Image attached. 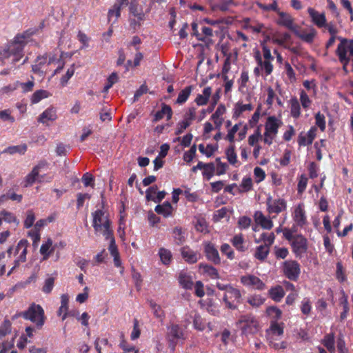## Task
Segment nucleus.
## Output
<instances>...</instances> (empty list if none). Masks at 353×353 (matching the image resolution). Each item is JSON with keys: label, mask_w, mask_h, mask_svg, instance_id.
<instances>
[{"label": "nucleus", "mask_w": 353, "mask_h": 353, "mask_svg": "<svg viewBox=\"0 0 353 353\" xmlns=\"http://www.w3.org/2000/svg\"><path fill=\"white\" fill-rule=\"evenodd\" d=\"M241 281L244 285L256 290H263L265 287L264 283L259 277L252 274L241 276Z\"/></svg>", "instance_id": "ddd939ff"}, {"label": "nucleus", "mask_w": 353, "mask_h": 353, "mask_svg": "<svg viewBox=\"0 0 353 353\" xmlns=\"http://www.w3.org/2000/svg\"><path fill=\"white\" fill-rule=\"evenodd\" d=\"M159 256L163 263L167 265L171 261L172 254L170 250L161 248L159 252Z\"/></svg>", "instance_id": "c03bdc74"}, {"label": "nucleus", "mask_w": 353, "mask_h": 353, "mask_svg": "<svg viewBox=\"0 0 353 353\" xmlns=\"http://www.w3.org/2000/svg\"><path fill=\"white\" fill-rule=\"evenodd\" d=\"M307 178L305 175L302 174L300 176L299 181L298 183V192L299 193H302L305 190L307 186Z\"/></svg>", "instance_id": "69168bd1"}, {"label": "nucleus", "mask_w": 353, "mask_h": 353, "mask_svg": "<svg viewBox=\"0 0 353 353\" xmlns=\"http://www.w3.org/2000/svg\"><path fill=\"white\" fill-rule=\"evenodd\" d=\"M155 212L159 214H162L165 217H167L172 214V205L169 202H165L162 205H158L155 208Z\"/></svg>", "instance_id": "c85d7f7f"}, {"label": "nucleus", "mask_w": 353, "mask_h": 353, "mask_svg": "<svg viewBox=\"0 0 353 353\" xmlns=\"http://www.w3.org/2000/svg\"><path fill=\"white\" fill-rule=\"evenodd\" d=\"M57 119L56 111L53 108L46 110L39 117L38 121L43 124H48V121H54Z\"/></svg>", "instance_id": "b1692460"}, {"label": "nucleus", "mask_w": 353, "mask_h": 353, "mask_svg": "<svg viewBox=\"0 0 353 353\" xmlns=\"http://www.w3.org/2000/svg\"><path fill=\"white\" fill-rule=\"evenodd\" d=\"M251 219L248 216H242L238 221L239 226L241 229L248 228L251 223Z\"/></svg>", "instance_id": "338daca9"}, {"label": "nucleus", "mask_w": 353, "mask_h": 353, "mask_svg": "<svg viewBox=\"0 0 353 353\" xmlns=\"http://www.w3.org/2000/svg\"><path fill=\"white\" fill-rule=\"evenodd\" d=\"M150 305L153 311L154 316L157 318L162 319V318L164 316V312L161 306L152 301L150 302Z\"/></svg>", "instance_id": "a18cd8bd"}, {"label": "nucleus", "mask_w": 353, "mask_h": 353, "mask_svg": "<svg viewBox=\"0 0 353 353\" xmlns=\"http://www.w3.org/2000/svg\"><path fill=\"white\" fill-rule=\"evenodd\" d=\"M199 150L202 154H205L208 157H211L214 151L213 147L211 145H208L207 147L205 148L203 144H200L199 145Z\"/></svg>", "instance_id": "5fc2aeb1"}, {"label": "nucleus", "mask_w": 353, "mask_h": 353, "mask_svg": "<svg viewBox=\"0 0 353 353\" xmlns=\"http://www.w3.org/2000/svg\"><path fill=\"white\" fill-rule=\"evenodd\" d=\"M241 294L240 291L234 287L229 288V290L223 296V301L230 309H236V303L240 302Z\"/></svg>", "instance_id": "9d476101"}, {"label": "nucleus", "mask_w": 353, "mask_h": 353, "mask_svg": "<svg viewBox=\"0 0 353 353\" xmlns=\"http://www.w3.org/2000/svg\"><path fill=\"white\" fill-rule=\"evenodd\" d=\"M52 246V241L48 239V241L42 244L40 248V253L43 256V259L46 260L48 259L50 254L54 251Z\"/></svg>", "instance_id": "7c9ffc66"}, {"label": "nucleus", "mask_w": 353, "mask_h": 353, "mask_svg": "<svg viewBox=\"0 0 353 353\" xmlns=\"http://www.w3.org/2000/svg\"><path fill=\"white\" fill-rule=\"evenodd\" d=\"M294 31L297 37L307 43L312 42L316 34V31L314 28Z\"/></svg>", "instance_id": "aec40b11"}, {"label": "nucleus", "mask_w": 353, "mask_h": 353, "mask_svg": "<svg viewBox=\"0 0 353 353\" xmlns=\"http://www.w3.org/2000/svg\"><path fill=\"white\" fill-rule=\"evenodd\" d=\"M294 221L299 225H303L305 223L306 217L305 215V212L301 205L296 207L294 210Z\"/></svg>", "instance_id": "72a5a7b5"}, {"label": "nucleus", "mask_w": 353, "mask_h": 353, "mask_svg": "<svg viewBox=\"0 0 353 353\" xmlns=\"http://www.w3.org/2000/svg\"><path fill=\"white\" fill-rule=\"evenodd\" d=\"M11 331V323L9 320H5L0 327V336H5Z\"/></svg>", "instance_id": "8fccbe9b"}, {"label": "nucleus", "mask_w": 353, "mask_h": 353, "mask_svg": "<svg viewBox=\"0 0 353 353\" xmlns=\"http://www.w3.org/2000/svg\"><path fill=\"white\" fill-rule=\"evenodd\" d=\"M93 228L96 233L101 234L106 239L111 237V222L108 214L103 210H97L92 213Z\"/></svg>", "instance_id": "f03ea898"}, {"label": "nucleus", "mask_w": 353, "mask_h": 353, "mask_svg": "<svg viewBox=\"0 0 353 353\" xmlns=\"http://www.w3.org/2000/svg\"><path fill=\"white\" fill-rule=\"evenodd\" d=\"M50 94L46 90H39L36 91L32 97V103H37L41 99L47 98Z\"/></svg>", "instance_id": "a19ab883"}, {"label": "nucleus", "mask_w": 353, "mask_h": 353, "mask_svg": "<svg viewBox=\"0 0 353 353\" xmlns=\"http://www.w3.org/2000/svg\"><path fill=\"white\" fill-rule=\"evenodd\" d=\"M54 279L53 277H49L45 281L44 285L43 287V291L46 293H50L54 285Z\"/></svg>", "instance_id": "e2e57ef3"}, {"label": "nucleus", "mask_w": 353, "mask_h": 353, "mask_svg": "<svg viewBox=\"0 0 353 353\" xmlns=\"http://www.w3.org/2000/svg\"><path fill=\"white\" fill-rule=\"evenodd\" d=\"M200 268L203 270V272L208 274L212 279H219L220 276L218 270L212 265L200 264Z\"/></svg>", "instance_id": "e433bc0d"}, {"label": "nucleus", "mask_w": 353, "mask_h": 353, "mask_svg": "<svg viewBox=\"0 0 353 353\" xmlns=\"http://www.w3.org/2000/svg\"><path fill=\"white\" fill-rule=\"evenodd\" d=\"M46 165V161H40L37 165H35L32 171L26 176L24 179V186H31L39 176V171L41 169L45 168Z\"/></svg>", "instance_id": "f8f14e48"}, {"label": "nucleus", "mask_w": 353, "mask_h": 353, "mask_svg": "<svg viewBox=\"0 0 353 353\" xmlns=\"http://www.w3.org/2000/svg\"><path fill=\"white\" fill-rule=\"evenodd\" d=\"M338 39L341 42L338 46L336 53L343 65L344 70H347L348 64H350L353 68V41L340 37Z\"/></svg>", "instance_id": "20e7f679"}, {"label": "nucleus", "mask_w": 353, "mask_h": 353, "mask_svg": "<svg viewBox=\"0 0 353 353\" xmlns=\"http://www.w3.org/2000/svg\"><path fill=\"white\" fill-rule=\"evenodd\" d=\"M267 205L269 213L279 214L286 208V203L283 199H272L271 197L268 199Z\"/></svg>", "instance_id": "4468645a"}, {"label": "nucleus", "mask_w": 353, "mask_h": 353, "mask_svg": "<svg viewBox=\"0 0 353 353\" xmlns=\"http://www.w3.org/2000/svg\"><path fill=\"white\" fill-rule=\"evenodd\" d=\"M26 320H30L41 328L45 322L44 311L41 305L32 303L28 309L19 314Z\"/></svg>", "instance_id": "39448f33"}, {"label": "nucleus", "mask_w": 353, "mask_h": 353, "mask_svg": "<svg viewBox=\"0 0 353 353\" xmlns=\"http://www.w3.org/2000/svg\"><path fill=\"white\" fill-rule=\"evenodd\" d=\"M173 233L174 241L177 245H181L185 242V239L181 228L176 227L173 230Z\"/></svg>", "instance_id": "79ce46f5"}, {"label": "nucleus", "mask_w": 353, "mask_h": 353, "mask_svg": "<svg viewBox=\"0 0 353 353\" xmlns=\"http://www.w3.org/2000/svg\"><path fill=\"white\" fill-rule=\"evenodd\" d=\"M124 2L116 3L108 11V19L110 22L115 23L121 15V8Z\"/></svg>", "instance_id": "4be33fe9"}, {"label": "nucleus", "mask_w": 353, "mask_h": 353, "mask_svg": "<svg viewBox=\"0 0 353 353\" xmlns=\"http://www.w3.org/2000/svg\"><path fill=\"white\" fill-rule=\"evenodd\" d=\"M2 220L8 223H15L16 225L19 224V221L17 219L16 216L11 212L3 210L0 212Z\"/></svg>", "instance_id": "58836bf2"}, {"label": "nucleus", "mask_w": 353, "mask_h": 353, "mask_svg": "<svg viewBox=\"0 0 353 353\" xmlns=\"http://www.w3.org/2000/svg\"><path fill=\"white\" fill-rule=\"evenodd\" d=\"M74 73V68L73 65L69 68L66 72V74L61 79V85L65 86L68 81L72 77Z\"/></svg>", "instance_id": "13d9d810"}, {"label": "nucleus", "mask_w": 353, "mask_h": 353, "mask_svg": "<svg viewBox=\"0 0 353 353\" xmlns=\"http://www.w3.org/2000/svg\"><path fill=\"white\" fill-rule=\"evenodd\" d=\"M172 111L171 108L165 104L162 105L161 110L157 112L154 114V121L157 122L162 119L165 116L167 117V119L169 120L172 117Z\"/></svg>", "instance_id": "393cba45"}, {"label": "nucleus", "mask_w": 353, "mask_h": 353, "mask_svg": "<svg viewBox=\"0 0 353 353\" xmlns=\"http://www.w3.org/2000/svg\"><path fill=\"white\" fill-rule=\"evenodd\" d=\"M248 303L254 306L259 307L264 302V299L260 296H254L248 299Z\"/></svg>", "instance_id": "680f3d73"}, {"label": "nucleus", "mask_w": 353, "mask_h": 353, "mask_svg": "<svg viewBox=\"0 0 353 353\" xmlns=\"http://www.w3.org/2000/svg\"><path fill=\"white\" fill-rule=\"evenodd\" d=\"M270 297L275 301H280L285 295L283 288L277 285L270 290Z\"/></svg>", "instance_id": "473e14b6"}, {"label": "nucleus", "mask_w": 353, "mask_h": 353, "mask_svg": "<svg viewBox=\"0 0 353 353\" xmlns=\"http://www.w3.org/2000/svg\"><path fill=\"white\" fill-rule=\"evenodd\" d=\"M316 125L323 131L325 128V117L323 114L318 112L315 116Z\"/></svg>", "instance_id": "4d7b16f0"}, {"label": "nucleus", "mask_w": 353, "mask_h": 353, "mask_svg": "<svg viewBox=\"0 0 353 353\" xmlns=\"http://www.w3.org/2000/svg\"><path fill=\"white\" fill-rule=\"evenodd\" d=\"M64 65L62 54L50 52L38 57L32 66L34 76L31 77V79L23 84L24 87L31 88L39 86L37 82L41 81L44 74L51 73L50 76L52 77L62 70Z\"/></svg>", "instance_id": "f257e3e1"}, {"label": "nucleus", "mask_w": 353, "mask_h": 353, "mask_svg": "<svg viewBox=\"0 0 353 353\" xmlns=\"http://www.w3.org/2000/svg\"><path fill=\"white\" fill-rule=\"evenodd\" d=\"M273 43L286 47L290 40V35L287 32H273L270 38Z\"/></svg>", "instance_id": "a211bd4d"}, {"label": "nucleus", "mask_w": 353, "mask_h": 353, "mask_svg": "<svg viewBox=\"0 0 353 353\" xmlns=\"http://www.w3.org/2000/svg\"><path fill=\"white\" fill-rule=\"evenodd\" d=\"M283 272L289 279L296 280L300 274L299 265L296 261H286L284 262Z\"/></svg>", "instance_id": "9b49d317"}, {"label": "nucleus", "mask_w": 353, "mask_h": 353, "mask_svg": "<svg viewBox=\"0 0 353 353\" xmlns=\"http://www.w3.org/2000/svg\"><path fill=\"white\" fill-rule=\"evenodd\" d=\"M167 336L170 342L169 346L172 351L174 350L175 345L179 340L184 339L183 330L178 325L175 324H172L168 327Z\"/></svg>", "instance_id": "1a4fd4ad"}, {"label": "nucleus", "mask_w": 353, "mask_h": 353, "mask_svg": "<svg viewBox=\"0 0 353 353\" xmlns=\"http://www.w3.org/2000/svg\"><path fill=\"white\" fill-rule=\"evenodd\" d=\"M204 252L208 260L211 261L216 265L221 263V258L219 256V252L214 244L210 242L205 243Z\"/></svg>", "instance_id": "dca6fc26"}, {"label": "nucleus", "mask_w": 353, "mask_h": 353, "mask_svg": "<svg viewBox=\"0 0 353 353\" xmlns=\"http://www.w3.org/2000/svg\"><path fill=\"white\" fill-rule=\"evenodd\" d=\"M223 53L224 56L225 57V60L223 67L222 77L225 81V88H231V87L233 85V82L232 79H229L228 73L229 72L231 68V65L236 63L237 60L238 53L236 50L230 52L228 53L223 52Z\"/></svg>", "instance_id": "0eeeda50"}, {"label": "nucleus", "mask_w": 353, "mask_h": 353, "mask_svg": "<svg viewBox=\"0 0 353 353\" xmlns=\"http://www.w3.org/2000/svg\"><path fill=\"white\" fill-rule=\"evenodd\" d=\"M254 58L258 64V66L254 69L255 74L268 76L272 73L273 70L272 61L263 59L259 50L254 52Z\"/></svg>", "instance_id": "6e6552de"}, {"label": "nucleus", "mask_w": 353, "mask_h": 353, "mask_svg": "<svg viewBox=\"0 0 353 353\" xmlns=\"http://www.w3.org/2000/svg\"><path fill=\"white\" fill-rule=\"evenodd\" d=\"M196 151V145H193L191 147V148L190 149V150H188V152H185L184 153V154H183L184 161L188 163L191 162L195 157Z\"/></svg>", "instance_id": "de8ad7c7"}, {"label": "nucleus", "mask_w": 353, "mask_h": 353, "mask_svg": "<svg viewBox=\"0 0 353 353\" xmlns=\"http://www.w3.org/2000/svg\"><path fill=\"white\" fill-rule=\"evenodd\" d=\"M291 244L296 255H301L307 250V239L302 235H295Z\"/></svg>", "instance_id": "2eb2a0df"}, {"label": "nucleus", "mask_w": 353, "mask_h": 353, "mask_svg": "<svg viewBox=\"0 0 353 353\" xmlns=\"http://www.w3.org/2000/svg\"><path fill=\"white\" fill-rule=\"evenodd\" d=\"M77 39L81 43V49L88 47L89 37L83 32L79 31L77 34Z\"/></svg>", "instance_id": "6e6d98bb"}, {"label": "nucleus", "mask_w": 353, "mask_h": 353, "mask_svg": "<svg viewBox=\"0 0 353 353\" xmlns=\"http://www.w3.org/2000/svg\"><path fill=\"white\" fill-rule=\"evenodd\" d=\"M237 324L240 325L243 333L246 335L255 334L259 330V322L251 314L241 316Z\"/></svg>", "instance_id": "423d86ee"}, {"label": "nucleus", "mask_w": 353, "mask_h": 353, "mask_svg": "<svg viewBox=\"0 0 353 353\" xmlns=\"http://www.w3.org/2000/svg\"><path fill=\"white\" fill-rule=\"evenodd\" d=\"M323 345L330 352H334V334L333 333L327 334L323 339Z\"/></svg>", "instance_id": "4c0bfd02"}, {"label": "nucleus", "mask_w": 353, "mask_h": 353, "mask_svg": "<svg viewBox=\"0 0 353 353\" xmlns=\"http://www.w3.org/2000/svg\"><path fill=\"white\" fill-rule=\"evenodd\" d=\"M35 221V216L34 213L32 210H28L27 212V216L26 219L24 221V226L26 228H29L32 227L34 224V222Z\"/></svg>", "instance_id": "09e8293b"}, {"label": "nucleus", "mask_w": 353, "mask_h": 353, "mask_svg": "<svg viewBox=\"0 0 353 353\" xmlns=\"http://www.w3.org/2000/svg\"><path fill=\"white\" fill-rule=\"evenodd\" d=\"M119 81L118 74L116 72H112L108 78V81L106 85L104 88H110L112 86L114 85Z\"/></svg>", "instance_id": "bf43d9fd"}, {"label": "nucleus", "mask_w": 353, "mask_h": 353, "mask_svg": "<svg viewBox=\"0 0 353 353\" xmlns=\"http://www.w3.org/2000/svg\"><path fill=\"white\" fill-rule=\"evenodd\" d=\"M252 179L250 177L243 179V180L242 181V182L240 185V188H241L240 191L248 192L252 188Z\"/></svg>", "instance_id": "603ef678"}, {"label": "nucleus", "mask_w": 353, "mask_h": 353, "mask_svg": "<svg viewBox=\"0 0 353 353\" xmlns=\"http://www.w3.org/2000/svg\"><path fill=\"white\" fill-rule=\"evenodd\" d=\"M27 150V145L22 144L20 145H14L7 148L3 152L8 153L10 154H13L15 153H19L21 154H25Z\"/></svg>", "instance_id": "c9c22d12"}, {"label": "nucleus", "mask_w": 353, "mask_h": 353, "mask_svg": "<svg viewBox=\"0 0 353 353\" xmlns=\"http://www.w3.org/2000/svg\"><path fill=\"white\" fill-rule=\"evenodd\" d=\"M221 251L223 254H225L229 259L232 260L234 258V251L232 250L229 244H223L221 246Z\"/></svg>", "instance_id": "49530a36"}, {"label": "nucleus", "mask_w": 353, "mask_h": 353, "mask_svg": "<svg viewBox=\"0 0 353 353\" xmlns=\"http://www.w3.org/2000/svg\"><path fill=\"white\" fill-rule=\"evenodd\" d=\"M279 126L278 120L274 117H270L265 124V132L275 135L277 133Z\"/></svg>", "instance_id": "bb28decb"}, {"label": "nucleus", "mask_w": 353, "mask_h": 353, "mask_svg": "<svg viewBox=\"0 0 353 353\" xmlns=\"http://www.w3.org/2000/svg\"><path fill=\"white\" fill-rule=\"evenodd\" d=\"M208 324V328L210 331L212 330V328L210 325V323H207L205 319H204L200 314H196L193 319V325L194 327L199 331H203L205 325Z\"/></svg>", "instance_id": "a878e982"}, {"label": "nucleus", "mask_w": 353, "mask_h": 353, "mask_svg": "<svg viewBox=\"0 0 353 353\" xmlns=\"http://www.w3.org/2000/svg\"><path fill=\"white\" fill-rule=\"evenodd\" d=\"M308 13L312 19V22L319 28L325 27L326 26V18L325 15L323 12H319L314 9L310 8H308Z\"/></svg>", "instance_id": "f3484780"}, {"label": "nucleus", "mask_w": 353, "mask_h": 353, "mask_svg": "<svg viewBox=\"0 0 353 353\" xmlns=\"http://www.w3.org/2000/svg\"><path fill=\"white\" fill-rule=\"evenodd\" d=\"M214 169L215 168L214 163H206L205 168H203V174L207 176L208 179H210L213 175Z\"/></svg>", "instance_id": "052dcab7"}, {"label": "nucleus", "mask_w": 353, "mask_h": 353, "mask_svg": "<svg viewBox=\"0 0 353 353\" xmlns=\"http://www.w3.org/2000/svg\"><path fill=\"white\" fill-rule=\"evenodd\" d=\"M210 95V90H203V94L198 95L195 101L199 105H203L207 103Z\"/></svg>", "instance_id": "37998d69"}, {"label": "nucleus", "mask_w": 353, "mask_h": 353, "mask_svg": "<svg viewBox=\"0 0 353 353\" xmlns=\"http://www.w3.org/2000/svg\"><path fill=\"white\" fill-rule=\"evenodd\" d=\"M132 279L134 281L136 289L139 291L141 288L142 284V279L140 273L136 272L134 268H132Z\"/></svg>", "instance_id": "3c124183"}, {"label": "nucleus", "mask_w": 353, "mask_h": 353, "mask_svg": "<svg viewBox=\"0 0 353 353\" xmlns=\"http://www.w3.org/2000/svg\"><path fill=\"white\" fill-rule=\"evenodd\" d=\"M225 154L227 157V159L230 164L234 165L237 162L236 154L235 152L234 145H230L226 150Z\"/></svg>", "instance_id": "ea45409f"}, {"label": "nucleus", "mask_w": 353, "mask_h": 353, "mask_svg": "<svg viewBox=\"0 0 353 353\" xmlns=\"http://www.w3.org/2000/svg\"><path fill=\"white\" fill-rule=\"evenodd\" d=\"M285 73L287 75V77L288 78L289 81L290 82H293L295 81V74L294 72V70L290 63H285Z\"/></svg>", "instance_id": "0e129e2a"}, {"label": "nucleus", "mask_w": 353, "mask_h": 353, "mask_svg": "<svg viewBox=\"0 0 353 353\" xmlns=\"http://www.w3.org/2000/svg\"><path fill=\"white\" fill-rule=\"evenodd\" d=\"M232 245L240 252H245L246 248L243 245L244 239L242 234L235 235L231 241Z\"/></svg>", "instance_id": "f704fd0d"}, {"label": "nucleus", "mask_w": 353, "mask_h": 353, "mask_svg": "<svg viewBox=\"0 0 353 353\" xmlns=\"http://www.w3.org/2000/svg\"><path fill=\"white\" fill-rule=\"evenodd\" d=\"M277 23L278 24L285 26L291 30H295L296 26L294 24L292 17L288 14L279 12V17L277 19Z\"/></svg>", "instance_id": "412c9836"}, {"label": "nucleus", "mask_w": 353, "mask_h": 353, "mask_svg": "<svg viewBox=\"0 0 353 353\" xmlns=\"http://www.w3.org/2000/svg\"><path fill=\"white\" fill-rule=\"evenodd\" d=\"M270 252V248L267 245H261L256 248L254 256L260 261H264Z\"/></svg>", "instance_id": "2f4dec72"}, {"label": "nucleus", "mask_w": 353, "mask_h": 353, "mask_svg": "<svg viewBox=\"0 0 353 353\" xmlns=\"http://www.w3.org/2000/svg\"><path fill=\"white\" fill-rule=\"evenodd\" d=\"M182 257L189 263H195L200 258V254L190 249L188 247H183L181 250Z\"/></svg>", "instance_id": "6ab92c4d"}, {"label": "nucleus", "mask_w": 353, "mask_h": 353, "mask_svg": "<svg viewBox=\"0 0 353 353\" xmlns=\"http://www.w3.org/2000/svg\"><path fill=\"white\" fill-rule=\"evenodd\" d=\"M254 218L256 222L263 229L270 230L273 227L272 220L265 217L261 212H256L254 214Z\"/></svg>", "instance_id": "5701e85b"}, {"label": "nucleus", "mask_w": 353, "mask_h": 353, "mask_svg": "<svg viewBox=\"0 0 353 353\" xmlns=\"http://www.w3.org/2000/svg\"><path fill=\"white\" fill-rule=\"evenodd\" d=\"M291 114L295 118L298 117L300 114V105L296 99L291 101Z\"/></svg>", "instance_id": "864d4df0"}, {"label": "nucleus", "mask_w": 353, "mask_h": 353, "mask_svg": "<svg viewBox=\"0 0 353 353\" xmlns=\"http://www.w3.org/2000/svg\"><path fill=\"white\" fill-rule=\"evenodd\" d=\"M30 34L28 32L21 34H17L14 40L8 45V50L5 51V57H9L13 55L14 58L13 61H18L23 56L22 52L24 46L28 41Z\"/></svg>", "instance_id": "7ed1b4c3"}, {"label": "nucleus", "mask_w": 353, "mask_h": 353, "mask_svg": "<svg viewBox=\"0 0 353 353\" xmlns=\"http://www.w3.org/2000/svg\"><path fill=\"white\" fill-rule=\"evenodd\" d=\"M190 121L188 119H185L183 121L178 124L176 134H181L190 125Z\"/></svg>", "instance_id": "774afa93"}, {"label": "nucleus", "mask_w": 353, "mask_h": 353, "mask_svg": "<svg viewBox=\"0 0 353 353\" xmlns=\"http://www.w3.org/2000/svg\"><path fill=\"white\" fill-rule=\"evenodd\" d=\"M28 242L27 240H21L16 248L17 253H19V258L21 262H25L26 260L27 248Z\"/></svg>", "instance_id": "cd10ccee"}, {"label": "nucleus", "mask_w": 353, "mask_h": 353, "mask_svg": "<svg viewBox=\"0 0 353 353\" xmlns=\"http://www.w3.org/2000/svg\"><path fill=\"white\" fill-rule=\"evenodd\" d=\"M179 281L180 285L185 289H191L193 285L192 278L185 272H181L179 276Z\"/></svg>", "instance_id": "c756f323"}]
</instances>
